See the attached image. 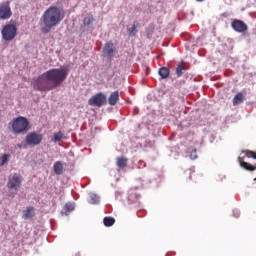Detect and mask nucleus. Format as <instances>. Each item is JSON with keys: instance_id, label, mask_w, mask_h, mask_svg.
<instances>
[{"instance_id": "nucleus-1", "label": "nucleus", "mask_w": 256, "mask_h": 256, "mask_svg": "<svg viewBox=\"0 0 256 256\" xmlns=\"http://www.w3.org/2000/svg\"><path fill=\"white\" fill-rule=\"evenodd\" d=\"M63 19L64 16L63 13H61V9L55 6L49 7L42 15V21L44 23V27L41 28L42 33L47 35V33H50L53 27H57Z\"/></svg>"}, {"instance_id": "nucleus-2", "label": "nucleus", "mask_w": 256, "mask_h": 256, "mask_svg": "<svg viewBox=\"0 0 256 256\" xmlns=\"http://www.w3.org/2000/svg\"><path fill=\"white\" fill-rule=\"evenodd\" d=\"M67 75H69V70H67V68H53L46 71V77L49 78L54 89L63 84L65 79H67Z\"/></svg>"}, {"instance_id": "nucleus-3", "label": "nucleus", "mask_w": 256, "mask_h": 256, "mask_svg": "<svg viewBox=\"0 0 256 256\" xmlns=\"http://www.w3.org/2000/svg\"><path fill=\"white\" fill-rule=\"evenodd\" d=\"M34 89L37 91H51L55 89L51 80L47 77V73L44 72L33 81Z\"/></svg>"}, {"instance_id": "nucleus-4", "label": "nucleus", "mask_w": 256, "mask_h": 256, "mask_svg": "<svg viewBox=\"0 0 256 256\" xmlns=\"http://www.w3.org/2000/svg\"><path fill=\"white\" fill-rule=\"evenodd\" d=\"M14 133H27L29 131V120L23 116H19L12 122Z\"/></svg>"}, {"instance_id": "nucleus-5", "label": "nucleus", "mask_w": 256, "mask_h": 256, "mask_svg": "<svg viewBox=\"0 0 256 256\" xmlns=\"http://www.w3.org/2000/svg\"><path fill=\"white\" fill-rule=\"evenodd\" d=\"M4 41H13L17 37V26L15 24H6L1 30Z\"/></svg>"}, {"instance_id": "nucleus-6", "label": "nucleus", "mask_w": 256, "mask_h": 256, "mask_svg": "<svg viewBox=\"0 0 256 256\" xmlns=\"http://www.w3.org/2000/svg\"><path fill=\"white\" fill-rule=\"evenodd\" d=\"M22 183L23 177H21L18 173H14L8 177L7 189H10L11 191H19Z\"/></svg>"}, {"instance_id": "nucleus-7", "label": "nucleus", "mask_w": 256, "mask_h": 256, "mask_svg": "<svg viewBox=\"0 0 256 256\" xmlns=\"http://www.w3.org/2000/svg\"><path fill=\"white\" fill-rule=\"evenodd\" d=\"M12 15H13V11H11V2L10 1L2 2L0 4V19L2 21L11 19Z\"/></svg>"}, {"instance_id": "nucleus-8", "label": "nucleus", "mask_w": 256, "mask_h": 256, "mask_svg": "<svg viewBox=\"0 0 256 256\" xmlns=\"http://www.w3.org/2000/svg\"><path fill=\"white\" fill-rule=\"evenodd\" d=\"M41 141H43V135L37 132H31L26 136L27 145H41Z\"/></svg>"}, {"instance_id": "nucleus-9", "label": "nucleus", "mask_w": 256, "mask_h": 256, "mask_svg": "<svg viewBox=\"0 0 256 256\" xmlns=\"http://www.w3.org/2000/svg\"><path fill=\"white\" fill-rule=\"evenodd\" d=\"M231 27L232 29H234V31H236V33H245V31L249 29V27L246 25L245 22H243V20L237 19L231 23Z\"/></svg>"}, {"instance_id": "nucleus-10", "label": "nucleus", "mask_w": 256, "mask_h": 256, "mask_svg": "<svg viewBox=\"0 0 256 256\" xmlns=\"http://www.w3.org/2000/svg\"><path fill=\"white\" fill-rule=\"evenodd\" d=\"M115 46L113 45V42H107L103 48V55L104 57H108L109 59L115 57Z\"/></svg>"}, {"instance_id": "nucleus-11", "label": "nucleus", "mask_w": 256, "mask_h": 256, "mask_svg": "<svg viewBox=\"0 0 256 256\" xmlns=\"http://www.w3.org/2000/svg\"><path fill=\"white\" fill-rule=\"evenodd\" d=\"M92 107H103L107 103L106 97H92L88 101Z\"/></svg>"}, {"instance_id": "nucleus-12", "label": "nucleus", "mask_w": 256, "mask_h": 256, "mask_svg": "<svg viewBox=\"0 0 256 256\" xmlns=\"http://www.w3.org/2000/svg\"><path fill=\"white\" fill-rule=\"evenodd\" d=\"M127 163H129V160L125 156L117 158L116 165L119 169H125V167H127Z\"/></svg>"}, {"instance_id": "nucleus-13", "label": "nucleus", "mask_w": 256, "mask_h": 256, "mask_svg": "<svg viewBox=\"0 0 256 256\" xmlns=\"http://www.w3.org/2000/svg\"><path fill=\"white\" fill-rule=\"evenodd\" d=\"M53 169H54V173L56 175H63V162L61 161H57L54 163V166H53Z\"/></svg>"}, {"instance_id": "nucleus-14", "label": "nucleus", "mask_w": 256, "mask_h": 256, "mask_svg": "<svg viewBox=\"0 0 256 256\" xmlns=\"http://www.w3.org/2000/svg\"><path fill=\"white\" fill-rule=\"evenodd\" d=\"M33 211H35V208L33 206L27 207L26 210L23 211V219H31L33 217Z\"/></svg>"}, {"instance_id": "nucleus-15", "label": "nucleus", "mask_w": 256, "mask_h": 256, "mask_svg": "<svg viewBox=\"0 0 256 256\" xmlns=\"http://www.w3.org/2000/svg\"><path fill=\"white\" fill-rule=\"evenodd\" d=\"M64 138L65 135L63 134V132L59 131L54 133L52 141L53 143H59V141H63Z\"/></svg>"}, {"instance_id": "nucleus-16", "label": "nucleus", "mask_w": 256, "mask_h": 256, "mask_svg": "<svg viewBox=\"0 0 256 256\" xmlns=\"http://www.w3.org/2000/svg\"><path fill=\"white\" fill-rule=\"evenodd\" d=\"M75 209V204L71 203V202H68L64 205V208H63V213L65 215H69V213H71L73 210Z\"/></svg>"}, {"instance_id": "nucleus-17", "label": "nucleus", "mask_w": 256, "mask_h": 256, "mask_svg": "<svg viewBox=\"0 0 256 256\" xmlns=\"http://www.w3.org/2000/svg\"><path fill=\"white\" fill-rule=\"evenodd\" d=\"M103 223H104L105 227H113V225H115V218L106 216L103 219Z\"/></svg>"}, {"instance_id": "nucleus-18", "label": "nucleus", "mask_w": 256, "mask_h": 256, "mask_svg": "<svg viewBox=\"0 0 256 256\" xmlns=\"http://www.w3.org/2000/svg\"><path fill=\"white\" fill-rule=\"evenodd\" d=\"M158 73H159L161 79H167L169 77V74H170L167 67L160 68Z\"/></svg>"}, {"instance_id": "nucleus-19", "label": "nucleus", "mask_w": 256, "mask_h": 256, "mask_svg": "<svg viewBox=\"0 0 256 256\" xmlns=\"http://www.w3.org/2000/svg\"><path fill=\"white\" fill-rule=\"evenodd\" d=\"M9 159H11V155L10 154H4L0 158V167H3V165H6V163H9Z\"/></svg>"}, {"instance_id": "nucleus-20", "label": "nucleus", "mask_w": 256, "mask_h": 256, "mask_svg": "<svg viewBox=\"0 0 256 256\" xmlns=\"http://www.w3.org/2000/svg\"><path fill=\"white\" fill-rule=\"evenodd\" d=\"M183 71H185V66H183L182 64H178L176 68L177 77H181V75H183Z\"/></svg>"}, {"instance_id": "nucleus-21", "label": "nucleus", "mask_w": 256, "mask_h": 256, "mask_svg": "<svg viewBox=\"0 0 256 256\" xmlns=\"http://www.w3.org/2000/svg\"><path fill=\"white\" fill-rule=\"evenodd\" d=\"M136 34H137V25L133 24L129 29V35L131 37H135Z\"/></svg>"}, {"instance_id": "nucleus-22", "label": "nucleus", "mask_w": 256, "mask_h": 256, "mask_svg": "<svg viewBox=\"0 0 256 256\" xmlns=\"http://www.w3.org/2000/svg\"><path fill=\"white\" fill-rule=\"evenodd\" d=\"M245 98L243 97H234L233 99V104L234 105H241V103H243Z\"/></svg>"}, {"instance_id": "nucleus-23", "label": "nucleus", "mask_w": 256, "mask_h": 256, "mask_svg": "<svg viewBox=\"0 0 256 256\" xmlns=\"http://www.w3.org/2000/svg\"><path fill=\"white\" fill-rule=\"evenodd\" d=\"M93 20V16H88L84 18L83 23L84 25H91V23H93Z\"/></svg>"}, {"instance_id": "nucleus-24", "label": "nucleus", "mask_w": 256, "mask_h": 256, "mask_svg": "<svg viewBox=\"0 0 256 256\" xmlns=\"http://www.w3.org/2000/svg\"><path fill=\"white\" fill-rule=\"evenodd\" d=\"M119 101V97H110L108 99L109 105H115Z\"/></svg>"}, {"instance_id": "nucleus-25", "label": "nucleus", "mask_w": 256, "mask_h": 256, "mask_svg": "<svg viewBox=\"0 0 256 256\" xmlns=\"http://www.w3.org/2000/svg\"><path fill=\"white\" fill-rule=\"evenodd\" d=\"M190 159H197V149H193L190 152Z\"/></svg>"}, {"instance_id": "nucleus-26", "label": "nucleus", "mask_w": 256, "mask_h": 256, "mask_svg": "<svg viewBox=\"0 0 256 256\" xmlns=\"http://www.w3.org/2000/svg\"><path fill=\"white\" fill-rule=\"evenodd\" d=\"M90 197L92 199V203H99V197H97V195L92 194Z\"/></svg>"}, {"instance_id": "nucleus-27", "label": "nucleus", "mask_w": 256, "mask_h": 256, "mask_svg": "<svg viewBox=\"0 0 256 256\" xmlns=\"http://www.w3.org/2000/svg\"><path fill=\"white\" fill-rule=\"evenodd\" d=\"M110 97H119V91L112 92Z\"/></svg>"}, {"instance_id": "nucleus-28", "label": "nucleus", "mask_w": 256, "mask_h": 256, "mask_svg": "<svg viewBox=\"0 0 256 256\" xmlns=\"http://www.w3.org/2000/svg\"><path fill=\"white\" fill-rule=\"evenodd\" d=\"M94 97H105V94L100 92L94 95Z\"/></svg>"}, {"instance_id": "nucleus-29", "label": "nucleus", "mask_w": 256, "mask_h": 256, "mask_svg": "<svg viewBox=\"0 0 256 256\" xmlns=\"http://www.w3.org/2000/svg\"><path fill=\"white\" fill-rule=\"evenodd\" d=\"M146 73L149 75V73H151V68L147 67Z\"/></svg>"}, {"instance_id": "nucleus-30", "label": "nucleus", "mask_w": 256, "mask_h": 256, "mask_svg": "<svg viewBox=\"0 0 256 256\" xmlns=\"http://www.w3.org/2000/svg\"><path fill=\"white\" fill-rule=\"evenodd\" d=\"M243 95L241 93L237 94L235 97H242Z\"/></svg>"}]
</instances>
